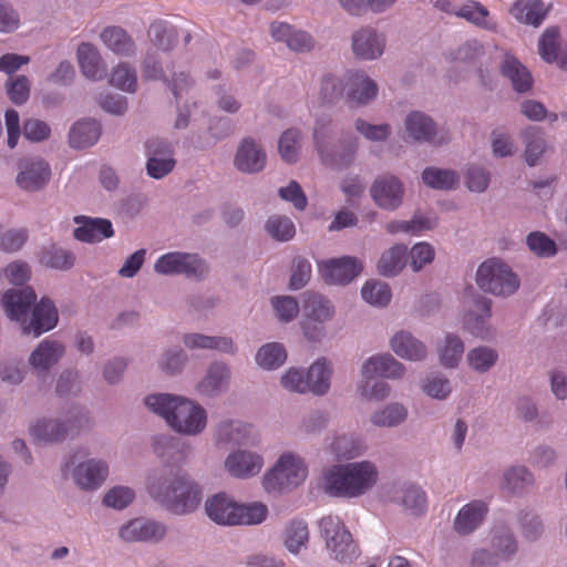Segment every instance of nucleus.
<instances>
[{
  "instance_id": "28",
  "label": "nucleus",
  "mask_w": 567,
  "mask_h": 567,
  "mask_svg": "<svg viewBox=\"0 0 567 567\" xmlns=\"http://www.w3.org/2000/svg\"><path fill=\"white\" fill-rule=\"evenodd\" d=\"M488 506L476 499L464 505L454 519V530L462 536L472 534L485 519Z\"/></svg>"
},
{
  "instance_id": "49",
  "label": "nucleus",
  "mask_w": 567,
  "mask_h": 567,
  "mask_svg": "<svg viewBox=\"0 0 567 567\" xmlns=\"http://www.w3.org/2000/svg\"><path fill=\"white\" fill-rule=\"evenodd\" d=\"M406 250V246L395 245L384 251L378 262L379 272L385 277L398 275L405 266Z\"/></svg>"
},
{
  "instance_id": "15",
  "label": "nucleus",
  "mask_w": 567,
  "mask_h": 567,
  "mask_svg": "<svg viewBox=\"0 0 567 567\" xmlns=\"http://www.w3.org/2000/svg\"><path fill=\"white\" fill-rule=\"evenodd\" d=\"M498 70L503 78L509 81L512 89L518 94L532 92L534 79L530 71L512 52L503 50L499 56Z\"/></svg>"
},
{
  "instance_id": "31",
  "label": "nucleus",
  "mask_w": 567,
  "mask_h": 567,
  "mask_svg": "<svg viewBox=\"0 0 567 567\" xmlns=\"http://www.w3.org/2000/svg\"><path fill=\"white\" fill-rule=\"evenodd\" d=\"M102 133L101 124L93 118L75 122L69 131L68 143L73 150H84L96 144Z\"/></svg>"
},
{
  "instance_id": "44",
  "label": "nucleus",
  "mask_w": 567,
  "mask_h": 567,
  "mask_svg": "<svg viewBox=\"0 0 567 567\" xmlns=\"http://www.w3.org/2000/svg\"><path fill=\"white\" fill-rule=\"evenodd\" d=\"M338 460H352L364 454L367 445L354 434L338 435L330 445Z\"/></svg>"
},
{
  "instance_id": "57",
  "label": "nucleus",
  "mask_w": 567,
  "mask_h": 567,
  "mask_svg": "<svg viewBox=\"0 0 567 567\" xmlns=\"http://www.w3.org/2000/svg\"><path fill=\"white\" fill-rule=\"evenodd\" d=\"M332 539L333 538H331L330 544H328V550L331 558L341 564H351L359 557L358 546L353 542L350 532H342L340 543L338 544Z\"/></svg>"
},
{
  "instance_id": "12",
  "label": "nucleus",
  "mask_w": 567,
  "mask_h": 567,
  "mask_svg": "<svg viewBox=\"0 0 567 567\" xmlns=\"http://www.w3.org/2000/svg\"><path fill=\"white\" fill-rule=\"evenodd\" d=\"M404 194V184L391 173L377 176L370 186L373 203L383 210H396L403 203Z\"/></svg>"
},
{
  "instance_id": "47",
  "label": "nucleus",
  "mask_w": 567,
  "mask_h": 567,
  "mask_svg": "<svg viewBox=\"0 0 567 567\" xmlns=\"http://www.w3.org/2000/svg\"><path fill=\"white\" fill-rule=\"evenodd\" d=\"M408 419V409L402 403L393 402L373 412L371 423L377 427H395Z\"/></svg>"
},
{
  "instance_id": "54",
  "label": "nucleus",
  "mask_w": 567,
  "mask_h": 567,
  "mask_svg": "<svg viewBox=\"0 0 567 567\" xmlns=\"http://www.w3.org/2000/svg\"><path fill=\"white\" fill-rule=\"evenodd\" d=\"M516 518L520 533L526 540L536 542L543 536L545 526L535 511L523 508L518 511Z\"/></svg>"
},
{
  "instance_id": "60",
  "label": "nucleus",
  "mask_w": 567,
  "mask_h": 567,
  "mask_svg": "<svg viewBox=\"0 0 567 567\" xmlns=\"http://www.w3.org/2000/svg\"><path fill=\"white\" fill-rule=\"evenodd\" d=\"M309 540L308 526L303 520H292L285 528V546L291 554H298Z\"/></svg>"
},
{
  "instance_id": "1",
  "label": "nucleus",
  "mask_w": 567,
  "mask_h": 567,
  "mask_svg": "<svg viewBox=\"0 0 567 567\" xmlns=\"http://www.w3.org/2000/svg\"><path fill=\"white\" fill-rule=\"evenodd\" d=\"M146 489L158 505L179 516L194 513L203 498V489L195 480L168 466L148 474Z\"/></svg>"
},
{
  "instance_id": "53",
  "label": "nucleus",
  "mask_w": 567,
  "mask_h": 567,
  "mask_svg": "<svg viewBox=\"0 0 567 567\" xmlns=\"http://www.w3.org/2000/svg\"><path fill=\"white\" fill-rule=\"evenodd\" d=\"M498 352L487 346H478L467 352L468 367L477 373L488 372L498 361Z\"/></svg>"
},
{
  "instance_id": "55",
  "label": "nucleus",
  "mask_w": 567,
  "mask_h": 567,
  "mask_svg": "<svg viewBox=\"0 0 567 567\" xmlns=\"http://www.w3.org/2000/svg\"><path fill=\"white\" fill-rule=\"evenodd\" d=\"M182 396L169 393H153L144 398L146 408L156 415L167 419L174 414Z\"/></svg>"
},
{
  "instance_id": "19",
  "label": "nucleus",
  "mask_w": 567,
  "mask_h": 567,
  "mask_svg": "<svg viewBox=\"0 0 567 567\" xmlns=\"http://www.w3.org/2000/svg\"><path fill=\"white\" fill-rule=\"evenodd\" d=\"M379 92V86L363 71L348 72V90L346 99L349 103L365 106L373 102Z\"/></svg>"
},
{
  "instance_id": "34",
  "label": "nucleus",
  "mask_w": 567,
  "mask_h": 567,
  "mask_svg": "<svg viewBox=\"0 0 567 567\" xmlns=\"http://www.w3.org/2000/svg\"><path fill=\"white\" fill-rule=\"evenodd\" d=\"M103 44L116 55L134 56L137 48L134 39L120 25H109L100 33Z\"/></svg>"
},
{
  "instance_id": "51",
  "label": "nucleus",
  "mask_w": 567,
  "mask_h": 567,
  "mask_svg": "<svg viewBox=\"0 0 567 567\" xmlns=\"http://www.w3.org/2000/svg\"><path fill=\"white\" fill-rule=\"evenodd\" d=\"M250 433V425L239 421H221L215 430V440L223 443L245 444Z\"/></svg>"
},
{
  "instance_id": "58",
  "label": "nucleus",
  "mask_w": 567,
  "mask_h": 567,
  "mask_svg": "<svg viewBox=\"0 0 567 567\" xmlns=\"http://www.w3.org/2000/svg\"><path fill=\"white\" fill-rule=\"evenodd\" d=\"M287 360L285 347L278 342L264 344L256 353V362L266 370L279 368Z\"/></svg>"
},
{
  "instance_id": "29",
  "label": "nucleus",
  "mask_w": 567,
  "mask_h": 567,
  "mask_svg": "<svg viewBox=\"0 0 567 567\" xmlns=\"http://www.w3.org/2000/svg\"><path fill=\"white\" fill-rule=\"evenodd\" d=\"M182 341L189 350H216L230 355L237 352V346L234 340L226 336H206L190 332L185 333Z\"/></svg>"
},
{
  "instance_id": "10",
  "label": "nucleus",
  "mask_w": 567,
  "mask_h": 567,
  "mask_svg": "<svg viewBox=\"0 0 567 567\" xmlns=\"http://www.w3.org/2000/svg\"><path fill=\"white\" fill-rule=\"evenodd\" d=\"M408 137L416 143H429L443 146L451 141L450 133L439 128L434 120L420 111L410 112L404 120Z\"/></svg>"
},
{
  "instance_id": "23",
  "label": "nucleus",
  "mask_w": 567,
  "mask_h": 567,
  "mask_svg": "<svg viewBox=\"0 0 567 567\" xmlns=\"http://www.w3.org/2000/svg\"><path fill=\"white\" fill-rule=\"evenodd\" d=\"M404 365L390 353L372 355L361 367V374L368 380L375 377L400 379L404 375Z\"/></svg>"
},
{
  "instance_id": "64",
  "label": "nucleus",
  "mask_w": 567,
  "mask_h": 567,
  "mask_svg": "<svg viewBox=\"0 0 567 567\" xmlns=\"http://www.w3.org/2000/svg\"><path fill=\"white\" fill-rule=\"evenodd\" d=\"M187 361L188 357L185 351L179 347H173L162 353L158 367L165 374L175 375L182 372Z\"/></svg>"
},
{
  "instance_id": "26",
  "label": "nucleus",
  "mask_w": 567,
  "mask_h": 567,
  "mask_svg": "<svg viewBox=\"0 0 567 567\" xmlns=\"http://www.w3.org/2000/svg\"><path fill=\"white\" fill-rule=\"evenodd\" d=\"M152 446L154 453L164 462L178 464L182 463L187 452L190 451L187 445L179 437L168 433L156 434L152 439Z\"/></svg>"
},
{
  "instance_id": "42",
  "label": "nucleus",
  "mask_w": 567,
  "mask_h": 567,
  "mask_svg": "<svg viewBox=\"0 0 567 567\" xmlns=\"http://www.w3.org/2000/svg\"><path fill=\"white\" fill-rule=\"evenodd\" d=\"M75 255L73 251L51 244L41 249L39 260L47 268L66 271L75 264Z\"/></svg>"
},
{
  "instance_id": "20",
  "label": "nucleus",
  "mask_w": 567,
  "mask_h": 567,
  "mask_svg": "<svg viewBox=\"0 0 567 567\" xmlns=\"http://www.w3.org/2000/svg\"><path fill=\"white\" fill-rule=\"evenodd\" d=\"M234 165L241 173L257 174L266 166V153L255 140L246 137L236 151Z\"/></svg>"
},
{
  "instance_id": "62",
  "label": "nucleus",
  "mask_w": 567,
  "mask_h": 567,
  "mask_svg": "<svg viewBox=\"0 0 567 567\" xmlns=\"http://www.w3.org/2000/svg\"><path fill=\"white\" fill-rule=\"evenodd\" d=\"M266 231L278 241H288L293 238L296 227L292 220L282 215L270 216L265 224Z\"/></svg>"
},
{
  "instance_id": "30",
  "label": "nucleus",
  "mask_w": 567,
  "mask_h": 567,
  "mask_svg": "<svg viewBox=\"0 0 567 567\" xmlns=\"http://www.w3.org/2000/svg\"><path fill=\"white\" fill-rule=\"evenodd\" d=\"M491 550L501 563L511 561L518 553V540L514 532L506 525H496L491 530Z\"/></svg>"
},
{
  "instance_id": "2",
  "label": "nucleus",
  "mask_w": 567,
  "mask_h": 567,
  "mask_svg": "<svg viewBox=\"0 0 567 567\" xmlns=\"http://www.w3.org/2000/svg\"><path fill=\"white\" fill-rule=\"evenodd\" d=\"M379 471L370 461L336 464L324 471L323 489L333 497L357 498L378 483Z\"/></svg>"
},
{
  "instance_id": "48",
  "label": "nucleus",
  "mask_w": 567,
  "mask_h": 567,
  "mask_svg": "<svg viewBox=\"0 0 567 567\" xmlns=\"http://www.w3.org/2000/svg\"><path fill=\"white\" fill-rule=\"evenodd\" d=\"M348 73L343 78L327 74L321 79L320 99L323 103L334 105L347 94Z\"/></svg>"
},
{
  "instance_id": "6",
  "label": "nucleus",
  "mask_w": 567,
  "mask_h": 567,
  "mask_svg": "<svg viewBox=\"0 0 567 567\" xmlns=\"http://www.w3.org/2000/svg\"><path fill=\"white\" fill-rule=\"evenodd\" d=\"M475 282L483 292L499 298L514 295L520 286L518 276L497 258H489L478 266Z\"/></svg>"
},
{
  "instance_id": "52",
  "label": "nucleus",
  "mask_w": 567,
  "mask_h": 567,
  "mask_svg": "<svg viewBox=\"0 0 567 567\" xmlns=\"http://www.w3.org/2000/svg\"><path fill=\"white\" fill-rule=\"evenodd\" d=\"M464 342L455 333H447L439 346L440 362L445 368H456L464 353Z\"/></svg>"
},
{
  "instance_id": "45",
  "label": "nucleus",
  "mask_w": 567,
  "mask_h": 567,
  "mask_svg": "<svg viewBox=\"0 0 567 567\" xmlns=\"http://www.w3.org/2000/svg\"><path fill=\"white\" fill-rule=\"evenodd\" d=\"M60 419L63 423V427L66 430L68 439H74L82 431L90 430L92 426L90 412L79 405L69 408Z\"/></svg>"
},
{
  "instance_id": "18",
  "label": "nucleus",
  "mask_w": 567,
  "mask_h": 567,
  "mask_svg": "<svg viewBox=\"0 0 567 567\" xmlns=\"http://www.w3.org/2000/svg\"><path fill=\"white\" fill-rule=\"evenodd\" d=\"M37 295L31 287L7 290L1 299V305L11 320L27 322V317L31 306L34 305Z\"/></svg>"
},
{
  "instance_id": "50",
  "label": "nucleus",
  "mask_w": 567,
  "mask_h": 567,
  "mask_svg": "<svg viewBox=\"0 0 567 567\" xmlns=\"http://www.w3.org/2000/svg\"><path fill=\"white\" fill-rule=\"evenodd\" d=\"M334 124L330 116H320L316 120L312 130V141L319 157L334 145Z\"/></svg>"
},
{
  "instance_id": "46",
  "label": "nucleus",
  "mask_w": 567,
  "mask_h": 567,
  "mask_svg": "<svg viewBox=\"0 0 567 567\" xmlns=\"http://www.w3.org/2000/svg\"><path fill=\"white\" fill-rule=\"evenodd\" d=\"M522 140L525 145L527 164L529 166L536 165L547 147L544 132L539 127L529 126L522 132Z\"/></svg>"
},
{
  "instance_id": "5",
  "label": "nucleus",
  "mask_w": 567,
  "mask_h": 567,
  "mask_svg": "<svg viewBox=\"0 0 567 567\" xmlns=\"http://www.w3.org/2000/svg\"><path fill=\"white\" fill-rule=\"evenodd\" d=\"M308 467L303 458L292 452L279 456L275 465L264 475L262 485L268 493H284L305 482Z\"/></svg>"
},
{
  "instance_id": "3",
  "label": "nucleus",
  "mask_w": 567,
  "mask_h": 567,
  "mask_svg": "<svg viewBox=\"0 0 567 567\" xmlns=\"http://www.w3.org/2000/svg\"><path fill=\"white\" fill-rule=\"evenodd\" d=\"M207 516L219 525H257L267 517V506L255 502L238 504L226 493H217L205 502Z\"/></svg>"
},
{
  "instance_id": "35",
  "label": "nucleus",
  "mask_w": 567,
  "mask_h": 567,
  "mask_svg": "<svg viewBox=\"0 0 567 567\" xmlns=\"http://www.w3.org/2000/svg\"><path fill=\"white\" fill-rule=\"evenodd\" d=\"M509 13L517 22L538 28L546 19L548 8L542 0H516Z\"/></svg>"
},
{
  "instance_id": "32",
  "label": "nucleus",
  "mask_w": 567,
  "mask_h": 567,
  "mask_svg": "<svg viewBox=\"0 0 567 567\" xmlns=\"http://www.w3.org/2000/svg\"><path fill=\"white\" fill-rule=\"evenodd\" d=\"M80 69L90 80L99 81L106 76V65L99 49L89 42H83L76 51Z\"/></svg>"
},
{
  "instance_id": "61",
  "label": "nucleus",
  "mask_w": 567,
  "mask_h": 567,
  "mask_svg": "<svg viewBox=\"0 0 567 567\" xmlns=\"http://www.w3.org/2000/svg\"><path fill=\"white\" fill-rule=\"evenodd\" d=\"M110 82L122 91L134 93L137 89L136 71L130 63L122 62L113 69Z\"/></svg>"
},
{
  "instance_id": "56",
  "label": "nucleus",
  "mask_w": 567,
  "mask_h": 567,
  "mask_svg": "<svg viewBox=\"0 0 567 567\" xmlns=\"http://www.w3.org/2000/svg\"><path fill=\"white\" fill-rule=\"evenodd\" d=\"M453 13L458 18L467 20L468 22L475 24L476 27L486 30L495 29V24L491 23L487 20V8H485L477 1L468 0L464 4H462L457 10L453 11Z\"/></svg>"
},
{
  "instance_id": "24",
  "label": "nucleus",
  "mask_w": 567,
  "mask_h": 567,
  "mask_svg": "<svg viewBox=\"0 0 567 567\" xmlns=\"http://www.w3.org/2000/svg\"><path fill=\"white\" fill-rule=\"evenodd\" d=\"M31 320L22 326L23 333L39 337L43 332L53 329L59 320L58 310L49 298H42L39 303L34 302Z\"/></svg>"
},
{
  "instance_id": "11",
  "label": "nucleus",
  "mask_w": 567,
  "mask_h": 567,
  "mask_svg": "<svg viewBox=\"0 0 567 567\" xmlns=\"http://www.w3.org/2000/svg\"><path fill=\"white\" fill-rule=\"evenodd\" d=\"M51 176V166L42 157L29 156L18 162L16 183L24 192L35 193L44 189Z\"/></svg>"
},
{
  "instance_id": "7",
  "label": "nucleus",
  "mask_w": 567,
  "mask_h": 567,
  "mask_svg": "<svg viewBox=\"0 0 567 567\" xmlns=\"http://www.w3.org/2000/svg\"><path fill=\"white\" fill-rule=\"evenodd\" d=\"M492 306V299L470 288L464 300L463 329L484 341L493 340L496 336V329L489 323Z\"/></svg>"
},
{
  "instance_id": "43",
  "label": "nucleus",
  "mask_w": 567,
  "mask_h": 567,
  "mask_svg": "<svg viewBox=\"0 0 567 567\" xmlns=\"http://www.w3.org/2000/svg\"><path fill=\"white\" fill-rule=\"evenodd\" d=\"M151 43L158 50L167 52L177 43L178 31L165 21H154L147 31Z\"/></svg>"
},
{
  "instance_id": "9",
  "label": "nucleus",
  "mask_w": 567,
  "mask_h": 567,
  "mask_svg": "<svg viewBox=\"0 0 567 567\" xmlns=\"http://www.w3.org/2000/svg\"><path fill=\"white\" fill-rule=\"evenodd\" d=\"M167 425L179 434L198 435L207 425V412L200 404L182 396Z\"/></svg>"
},
{
  "instance_id": "14",
  "label": "nucleus",
  "mask_w": 567,
  "mask_h": 567,
  "mask_svg": "<svg viewBox=\"0 0 567 567\" xmlns=\"http://www.w3.org/2000/svg\"><path fill=\"white\" fill-rule=\"evenodd\" d=\"M319 268L327 284L344 286L361 274L363 266L355 257L342 256L321 262Z\"/></svg>"
},
{
  "instance_id": "25",
  "label": "nucleus",
  "mask_w": 567,
  "mask_h": 567,
  "mask_svg": "<svg viewBox=\"0 0 567 567\" xmlns=\"http://www.w3.org/2000/svg\"><path fill=\"white\" fill-rule=\"evenodd\" d=\"M262 465L264 460L259 454L245 450L230 453L225 461L228 473L237 478H249L257 475Z\"/></svg>"
},
{
  "instance_id": "59",
  "label": "nucleus",
  "mask_w": 567,
  "mask_h": 567,
  "mask_svg": "<svg viewBox=\"0 0 567 567\" xmlns=\"http://www.w3.org/2000/svg\"><path fill=\"white\" fill-rule=\"evenodd\" d=\"M301 148V132L297 128H288L278 141V151L281 158L293 164L298 161Z\"/></svg>"
},
{
  "instance_id": "4",
  "label": "nucleus",
  "mask_w": 567,
  "mask_h": 567,
  "mask_svg": "<svg viewBox=\"0 0 567 567\" xmlns=\"http://www.w3.org/2000/svg\"><path fill=\"white\" fill-rule=\"evenodd\" d=\"M84 449L72 451L64 461L63 472L71 473L74 484L83 491L100 488L109 476V464L102 458H89Z\"/></svg>"
},
{
  "instance_id": "38",
  "label": "nucleus",
  "mask_w": 567,
  "mask_h": 567,
  "mask_svg": "<svg viewBox=\"0 0 567 567\" xmlns=\"http://www.w3.org/2000/svg\"><path fill=\"white\" fill-rule=\"evenodd\" d=\"M393 499L415 516L422 515L426 509V495L413 483L405 482L398 485Z\"/></svg>"
},
{
  "instance_id": "41",
  "label": "nucleus",
  "mask_w": 567,
  "mask_h": 567,
  "mask_svg": "<svg viewBox=\"0 0 567 567\" xmlns=\"http://www.w3.org/2000/svg\"><path fill=\"white\" fill-rule=\"evenodd\" d=\"M422 182L436 190H452L458 186L460 175L451 168L429 166L422 172Z\"/></svg>"
},
{
  "instance_id": "22",
  "label": "nucleus",
  "mask_w": 567,
  "mask_h": 567,
  "mask_svg": "<svg viewBox=\"0 0 567 567\" xmlns=\"http://www.w3.org/2000/svg\"><path fill=\"white\" fill-rule=\"evenodd\" d=\"M74 223L79 225L73 230V237L82 243L95 244L114 235L112 223L105 218H93L87 216L74 217Z\"/></svg>"
},
{
  "instance_id": "39",
  "label": "nucleus",
  "mask_w": 567,
  "mask_h": 567,
  "mask_svg": "<svg viewBox=\"0 0 567 567\" xmlns=\"http://www.w3.org/2000/svg\"><path fill=\"white\" fill-rule=\"evenodd\" d=\"M306 371L310 393L319 396L327 394L333 372L331 362L324 357L319 358Z\"/></svg>"
},
{
  "instance_id": "8",
  "label": "nucleus",
  "mask_w": 567,
  "mask_h": 567,
  "mask_svg": "<svg viewBox=\"0 0 567 567\" xmlns=\"http://www.w3.org/2000/svg\"><path fill=\"white\" fill-rule=\"evenodd\" d=\"M158 275H184L187 278L202 279L208 272L207 264L196 254L172 251L161 256L154 264Z\"/></svg>"
},
{
  "instance_id": "27",
  "label": "nucleus",
  "mask_w": 567,
  "mask_h": 567,
  "mask_svg": "<svg viewBox=\"0 0 567 567\" xmlns=\"http://www.w3.org/2000/svg\"><path fill=\"white\" fill-rule=\"evenodd\" d=\"M359 141L355 136H349L334 143L324 154L320 156L321 162L333 169H346L354 161Z\"/></svg>"
},
{
  "instance_id": "33",
  "label": "nucleus",
  "mask_w": 567,
  "mask_h": 567,
  "mask_svg": "<svg viewBox=\"0 0 567 567\" xmlns=\"http://www.w3.org/2000/svg\"><path fill=\"white\" fill-rule=\"evenodd\" d=\"M534 485V474L524 465H513L503 472L501 488L511 495L522 496Z\"/></svg>"
},
{
  "instance_id": "40",
  "label": "nucleus",
  "mask_w": 567,
  "mask_h": 567,
  "mask_svg": "<svg viewBox=\"0 0 567 567\" xmlns=\"http://www.w3.org/2000/svg\"><path fill=\"white\" fill-rule=\"evenodd\" d=\"M333 316L334 307L330 300L312 291L303 293V318L328 322Z\"/></svg>"
},
{
  "instance_id": "13",
  "label": "nucleus",
  "mask_w": 567,
  "mask_h": 567,
  "mask_svg": "<svg viewBox=\"0 0 567 567\" xmlns=\"http://www.w3.org/2000/svg\"><path fill=\"white\" fill-rule=\"evenodd\" d=\"M167 534V526L161 522L138 517L121 526L118 537L125 543H159Z\"/></svg>"
},
{
  "instance_id": "17",
  "label": "nucleus",
  "mask_w": 567,
  "mask_h": 567,
  "mask_svg": "<svg viewBox=\"0 0 567 567\" xmlns=\"http://www.w3.org/2000/svg\"><path fill=\"white\" fill-rule=\"evenodd\" d=\"M385 48V38L372 28H361L351 34V51L357 60L379 59Z\"/></svg>"
},
{
  "instance_id": "21",
  "label": "nucleus",
  "mask_w": 567,
  "mask_h": 567,
  "mask_svg": "<svg viewBox=\"0 0 567 567\" xmlns=\"http://www.w3.org/2000/svg\"><path fill=\"white\" fill-rule=\"evenodd\" d=\"M230 377L229 367L221 361H215L207 368L204 378L197 383L196 390L203 396L217 398L227 391Z\"/></svg>"
},
{
  "instance_id": "37",
  "label": "nucleus",
  "mask_w": 567,
  "mask_h": 567,
  "mask_svg": "<svg viewBox=\"0 0 567 567\" xmlns=\"http://www.w3.org/2000/svg\"><path fill=\"white\" fill-rule=\"evenodd\" d=\"M391 349L401 358L410 361H421L427 355V349L422 341L409 331L396 332L391 341Z\"/></svg>"
},
{
  "instance_id": "16",
  "label": "nucleus",
  "mask_w": 567,
  "mask_h": 567,
  "mask_svg": "<svg viewBox=\"0 0 567 567\" xmlns=\"http://www.w3.org/2000/svg\"><path fill=\"white\" fill-rule=\"evenodd\" d=\"M64 354L65 347L62 342L44 339L32 350L28 363L37 377L45 378Z\"/></svg>"
},
{
  "instance_id": "63",
  "label": "nucleus",
  "mask_w": 567,
  "mask_h": 567,
  "mask_svg": "<svg viewBox=\"0 0 567 567\" xmlns=\"http://www.w3.org/2000/svg\"><path fill=\"white\" fill-rule=\"evenodd\" d=\"M362 298L372 306L384 307L391 300V290L388 284L379 280L367 281L361 289Z\"/></svg>"
},
{
  "instance_id": "36",
  "label": "nucleus",
  "mask_w": 567,
  "mask_h": 567,
  "mask_svg": "<svg viewBox=\"0 0 567 567\" xmlns=\"http://www.w3.org/2000/svg\"><path fill=\"white\" fill-rule=\"evenodd\" d=\"M30 434L38 443L56 444L68 439L60 417H42L30 426Z\"/></svg>"
}]
</instances>
